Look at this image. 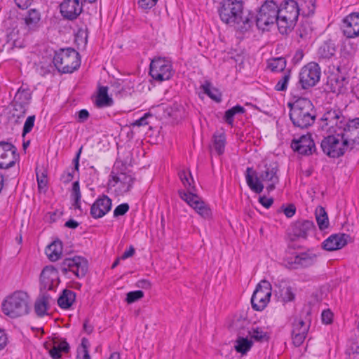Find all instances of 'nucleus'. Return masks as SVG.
Segmentation results:
<instances>
[{
    "instance_id": "obj_38",
    "label": "nucleus",
    "mask_w": 359,
    "mask_h": 359,
    "mask_svg": "<svg viewBox=\"0 0 359 359\" xmlns=\"http://www.w3.org/2000/svg\"><path fill=\"white\" fill-rule=\"evenodd\" d=\"M286 67V60L283 57L273 58L268 62V68L272 72H283Z\"/></svg>"
},
{
    "instance_id": "obj_58",
    "label": "nucleus",
    "mask_w": 359,
    "mask_h": 359,
    "mask_svg": "<svg viewBox=\"0 0 359 359\" xmlns=\"http://www.w3.org/2000/svg\"><path fill=\"white\" fill-rule=\"evenodd\" d=\"M55 338H57V339L58 340V342L56 344L57 346H58V348L62 352L68 353L70 347H69V344L67 342L66 339L60 338L59 336H55L53 337V339H55Z\"/></svg>"
},
{
    "instance_id": "obj_21",
    "label": "nucleus",
    "mask_w": 359,
    "mask_h": 359,
    "mask_svg": "<svg viewBox=\"0 0 359 359\" xmlns=\"http://www.w3.org/2000/svg\"><path fill=\"white\" fill-rule=\"evenodd\" d=\"M341 28L347 38L359 36V13H352L347 15L342 22Z\"/></svg>"
},
{
    "instance_id": "obj_34",
    "label": "nucleus",
    "mask_w": 359,
    "mask_h": 359,
    "mask_svg": "<svg viewBox=\"0 0 359 359\" xmlns=\"http://www.w3.org/2000/svg\"><path fill=\"white\" fill-rule=\"evenodd\" d=\"M212 147L218 155H222L225 149L226 136L224 133H215L212 137Z\"/></svg>"
},
{
    "instance_id": "obj_47",
    "label": "nucleus",
    "mask_w": 359,
    "mask_h": 359,
    "mask_svg": "<svg viewBox=\"0 0 359 359\" xmlns=\"http://www.w3.org/2000/svg\"><path fill=\"white\" fill-rule=\"evenodd\" d=\"M280 292L281 301L284 303L292 302L295 299V294L290 286L284 287Z\"/></svg>"
},
{
    "instance_id": "obj_40",
    "label": "nucleus",
    "mask_w": 359,
    "mask_h": 359,
    "mask_svg": "<svg viewBox=\"0 0 359 359\" xmlns=\"http://www.w3.org/2000/svg\"><path fill=\"white\" fill-rule=\"evenodd\" d=\"M247 334L251 337V339L259 342L267 341L269 339L266 332L259 327L252 328V330L248 329Z\"/></svg>"
},
{
    "instance_id": "obj_59",
    "label": "nucleus",
    "mask_w": 359,
    "mask_h": 359,
    "mask_svg": "<svg viewBox=\"0 0 359 359\" xmlns=\"http://www.w3.org/2000/svg\"><path fill=\"white\" fill-rule=\"evenodd\" d=\"M157 1L158 0H139L138 5L141 8L147 10L154 7Z\"/></svg>"
},
{
    "instance_id": "obj_36",
    "label": "nucleus",
    "mask_w": 359,
    "mask_h": 359,
    "mask_svg": "<svg viewBox=\"0 0 359 359\" xmlns=\"http://www.w3.org/2000/svg\"><path fill=\"white\" fill-rule=\"evenodd\" d=\"M313 31L311 23L309 20L302 21L297 29V34L301 39H307Z\"/></svg>"
},
{
    "instance_id": "obj_22",
    "label": "nucleus",
    "mask_w": 359,
    "mask_h": 359,
    "mask_svg": "<svg viewBox=\"0 0 359 359\" xmlns=\"http://www.w3.org/2000/svg\"><path fill=\"white\" fill-rule=\"evenodd\" d=\"M83 6L80 0H65L60 4L62 16L69 20L76 19L82 12Z\"/></svg>"
},
{
    "instance_id": "obj_29",
    "label": "nucleus",
    "mask_w": 359,
    "mask_h": 359,
    "mask_svg": "<svg viewBox=\"0 0 359 359\" xmlns=\"http://www.w3.org/2000/svg\"><path fill=\"white\" fill-rule=\"evenodd\" d=\"M112 180L116 183H120V191L122 193L128 192L133 187L135 178L130 175L121 172L118 175H112Z\"/></svg>"
},
{
    "instance_id": "obj_17",
    "label": "nucleus",
    "mask_w": 359,
    "mask_h": 359,
    "mask_svg": "<svg viewBox=\"0 0 359 359\" xmlns=\"http://www.w3.org/2000/svg\"><path fill=\"white\" fill-rule=\"evenodd\" d=\"M17 148L10 142H0V168L13 167L19 158Z\"/></svg>"
},
{
    "instance_id": "obj_28",
    "label": "nucleus",
    "mask_w": 359,
    "mask_h": 359,
    "mask_svg": "<svg viewBox=\"0 0 359 359\" xmlns=\"http://www.w3.org/2000/svg\"><path fill=\"white\" fill-rule=\"evenodd\" d=\"M40 13L36 9L29 10L23 18L24 28L27 32L36 31L39 27Z\"/></svg>"
},
{
    "instance_id": "obj_2",
    "label": "nucleus",
    "mask_w": 359,
    "mask_h": 359,
    "mask_svg": "<svg viewBox=\"0 0 359 359\" xmlns=\"http://www.w3.org/2000/svg\"><path fill=\"white\" fill-rule=\"evenodd\" d=\"M278 166L276 163L264 165V169L262 170L259 176L252 168H247L245 179L248 187L255 193L260 194L264 189L262 182L268 183L266 190L270 192L276 189V184L279 183L278 175Z\"/></svg>"
},
{
    "instance_id": "obj_26",
    "label": "nucleus",
    "mask_w": 359,
    "mask_h": 359,
    "mask_svg": "<svg viewBox=\"0 0 359 359\" xmlns=\"http://www.w3.org/2000/svg\"><path fill=\"white\" fill-rule=\"evenodd\" d=\"M348 79L343 76H334L328 81L330 91L337 95L346 93L348 90Z\"/></svg>"
},
{
    "instance_id": "obj_43",
    "label": "nucleus",
    "mask_w": 359,
    "mask_h": 359,
    "mask_svg": "<svg viewBox=\"0 0 359 359\" xmlns=\"http://www.w3.org/2000/svg\"><path fill=\"white\" fill-rule=\"evenodd\" d=\"M310 325L306 324L302 318H295L292 323V330L291 334L302 333L303 329L306 330V334H308Z\"/></svg>"
},
{
    "instance_id": "obj_5",
    "label": "nucleus",
    "mask_w": 359,
    "mask_h": 359,
    "mask_svg": "<svg viewBox=\"0 0 359 359\" xmlns=\"http://www.w3.org/2000/svg\"><path fill=\"white\" fill-rule=\"evenodd\" d=\"M53 63L57 71L62 74H70L81 65L79 53L74 48H67L56 51Z\"/></svg>"
},
{
    "instance_id": "obj_6",
    "label": "nucleus",
    "mask_w": 359,
    "mask_h": 359,
    "mask_svg": "<svg viewBox=\"0 0 359 359\" xmlns=\"http://www.w3.org/2000/svg\"><path fill=\"white\" fill-rule=\"evenodd\" d=\"M316 0H286L278 6V14L298 19L300 14L310 16L314 14Z\"/></svg>"
},
{
    "instance_id": "obj_8",
    "label": "nucleus",
    "mask_w": 359,
    "mask_h": 359,
    "mask_svg": "<svg viewBox=\"0 0 359 359\" xmlns=\"http://www.w3.org/2000/svg\"><path fill=\"white\" fill-rule=\"evenodd\" d=\"M278 6L273 1H266L260 7L256 16V25L260 29L268 30V27L276 22Z\"/></svg>"
},
{
    "instance_id": "obj_61",
    "label": "nucleus",
    "mask_w": 359,
    "mask_h": 359,
    "mask_svg": "<svg viewBox=\"0 0 359 359\" xmlns=\"http://www.w3.org/2000/svg\"><path fill=\"white\" fill-rule=\"evenodd\" d=\"M259 202L266 208H269L273 203V198H267L266 196H260L259 198Z\"/></svg>"
},
{
    "instance_id": "obj_35",
    "label": "nucleus",
    "mask_w": 359,
    "mask_h": 359,
    "mask_svg": "<svg viewBox=\"0 0 359 359\" xmlns=\"http://www.w3.org/2000/svg\"><path fill=\"white\" fill-rule=\"evenodd\" d=\"M316 219L320 230L325 229L329 226V219L325 210L319 206L316 210Z\"/></svg>"
},
{
    "instance_id": "obj_31",
    "label": "nucleus",
    "mask_w": 359,
    "mask_h": 359,
    "mask_svg": "<svg viewBox=\"0 0 359 359\" xmlns=\"http://www.w3.org/2000/svg\"><path fill=\"white\" fill-rule=\"evenodd\" d=\"M113 102L112 98L108 95V87L100 86L95 100L97 107L100 108L110 107Z\"/></svg>"
},
{
    "instance_id": "obj_51",
    "label": "nucleus",
    "mask_w": 359,
    "mask_h": 359,
    "mask_svg": "<svg viewBox=\"0 0 359 359\" xmlns=\"http://www.w3.org/2000/svg\"><path fill=\"white\" fill-rule=\"evenodd\" d=\"M36 180L38 183V188L39 190H42L43 189H46L47 187V176L45 174L44 171H42L41 173L37 170H36Z\"/></svg>"
},
{
    "instance_id": "obj_62",
    "label": "nucleus",
    "mask_w": 359,
    "mask_h": 359,
    "mask_svg": "<svg viewBox=\"0 0 359 359\" xmlns=\"http://www.w3.org/2000/svg\"><path fill=\"white\" fill-rule=\"evenodd\" d=\"M48 290L40 291L39 297L42 300H44V302H46L48 305H50V304L53 302V299L50 294L48 293Z\"/></svg>"
},
{
    "instance_id": "obj_52",
    "label": "nucleus",
    "mask_w": 359,
    "mask_h": 359,
    "mask_svg": "<svg viewBox=\"0 0 359 359\" xmlns=\"http://www.w3.org/2000/svg\"><path fill=\"white\" fill-rule=\"evenodd\" d=\"M292 343L296 347L300 346L304 341L307 334H306V330L303 329L302 333L291 334Z\"/></svg>"
},
{
    "instance_id": "obj_45",
    "label": "nucleus",
    "mask_w": 359,
    "mask_h": 359,
    "mask_svg": "<svg viewBox=\"0 0 359 359\" xmlns=\"http://www.w3.org/2000/svg\"><path fill=\"white\" fill-rule=\"evenodd\" d=\"M178 175L184 186L189 189V192L195 190L194 187H191V182H194V180L190 172L181 170Z\"/></svg>"
},
{
    "instance_id": "obj_30",
    "label": "nucleus",
    "mask_w": 359,
    "mask_h": 359,
    "mask_svg": "<svg viewBox=\"0 0 359 359\" xmlns=\"http://www.w3.org/2000/svg\"><path fill=\"white\" fill-rule=\"evenodd\" d=\"M76 299V293L72 290L65 289L57 299L58 306L63 309H69Z\"/></svg>"
},
{
    "instance_id": "obj_44",
    "label": "nucleus",
    "mask_w": 359,
    "mask_h": 359,
    "mask_svg": "<svg viewBox=\"0 0 359 359\" xmlns=\"http://www.w3.org/2000/svg\"><path fill=\"white\" fill-rule=\"evenodd\" d=\"M48 306L49 305L44 300L38 297L34 303L35 313L39 317L44 316L47 313Z\"/></svg>"
},
{
    "instance_id": "obj_10",
    "label": "nucleus",
    "mask_w": 359,
    "mask_h": 359,
    "mask_svg": "<svg viewBox=\"0 0 359 359\" xmlns=\"http://www.w3.org/2000/svg\"><path fill=\"white\" fill-rule=\"evenodd\" d=\"M173 74L174 71L169 60L165 57H158L151 60L149 74L154 80L158 81L169 80Z\"/></svg>"
},
{
    "instance_id": "obj_42",
    "label": "nucleus",
    "mask_w": 359,
    "mask_h": 359,
    "mask_svg": "<svg viewBox=\"0 0 359 359\" xmlns=\"http://www.w3.org/2000/svg\"><path fill=\"white\" fill-rule=\"evenodd\" d=\"M71 196L74 201L73 204L74 208L80 209L81 194L79 181H75L73 183Z\"/></svg>"
},
{
    "instance_id": "obj_33",
    "label": "nucleus",
    "mask_w": 359,
    "mask_h": 359,
    "mask_svg": "<svg viewBox=\"0 0 359 359\" xmlns=\"http://www.w3.org/2000/svg\"><path fill=\"white\" fill-rule=\"evenodd\" d=\"M335 45L331 41L324 42L318 48V54L320 58L330 59L334 55Z\"/></svg>"
},
{
    "instance_id": "obj_11",
    "label": "nucleus",
    "mask_w": 359,
    "mask_h": 359,
    "mask_svg": "<svg viewBox=\"0 0 359 359\" xmlns=\"http://www.w3.org/2000/svg\"><path fill=\"white\" fill-rule=\"evenodd\" d=\"M321 71L319 65L316 62H309L303 67L299 74L298 84L302 89L311 88L319 81Z\"/></svg>"
},
{
    "instance_id": "obj_63",
    "label": "nucleus",
    "mask_w": 359,
    "mask_h": 359,
    "mask_svg": "<svg viewBox=\"0 0 359 359\" xmlns=\"http://www.w3.org/2000/svg\"><path fill=\"white\" fill-rule=\"evenodd\" d=\"M17 6L21 9L27 8L33 0H14Z\"/></svg>"
},
{
    "instance_id": "obj_56",
    "label": "nucleus",
    "mask_w": 359,
    "mask_h": 359,
    "mask_svg": "<svg viewBox=\"0 0 359 359\" xmlns=\"http://www.w3.org/2000/svg\"><path fill=\"white\" fill-rule=\"evenodd\" d=\"M153 116L150 113H146L144 115L140 118L139 119L136 120L132 125L133 126H145L149 124V122L148 121L149 118H152Z\"/></svg>"
},
{
    "instance_id": "obj_46",
    "label": "nucleus",
    "mask_w": 359,
    "mask_h": 359,
    "mask_svg": "<svg viewBox=\"0 0 359 359\" xmlns=\"http://www.w3.org/2000/svg\"><path fill=\"white\" fill-rule=\"evenodd\" d=\"M178 175L184 186L189 189V192L195 190L194 187H191V182H194V180L190 172L181 170Z\"/></svg>"
},
{
    "instance_id": "obj_7",
    "label": "nucleus",
    "mask_w": 359,
    "mask_h": 359,
    "mask_svg": "<svg viewBox=\"0 0 359 359\" xmlns=\"http://www.w3.org/2000/svg\"><path fill=\"white\" fill-rule=\"evenodd\" d=\"M333 134L325 137L320 144L322 151L330 158H339L350 150L347 142L341 138L340 132L334 130Z\"/></svg>"
},
{
    "instance_id": "obj_54",
    "label": "nucleus",
    "mask_w": 359,
    "mask_h": 359,
    "mask_svg": "<svg viewBox=\"0 0 359 359\" xmlns=\"http://www.w3.org/2000/svg\"><path fill=\"white\" fill-rule=\"evenodd\" d=\"M35 121V116H29L27 118L23 126L22 135L30 133L34 127Z\"/></svg>"
},
{
    "instance_id": "obj_32",
    "label": "nucleus",
    "mask_w": 359,
    "mask_h": 359,
    "mask_svg": "<svg viewBox=\"0 0 359 359\" xmlns=\"http://www.w3.org/2000/svg\"><path fill=\"white\" fill-rule=\"evenodd\" d=\"M62 253V243L60 241H55L46 249V254L52 262L58 260Z\"/></svg>"
},
{
    "instance_id": "obj_57",
    "label": "nucleus",
    "mask_w": 359,
    "mask_h": 359,
    "mask_svg": "<svg viewBox=\"0 0 359 359\" xmlns=\"http://www.w3.org/2000/svg\"><path fill=\"white\" fill-rule=\"evenodd\" d=\"M129 205L128 203L118 205L114 210V217L124 215L129 210Z\"/></svg>"
},
{
    "instance_id": "obj_20",
    "label": "nucleus",
    "mask_w": 359,
    "mask_h": 359,
    "mask_svg": "<svg viewBox=\"0 0 359 359\" xmlns=\"http://www.w3.org/2000/svg\"><path fill=\"white\" fill-rule=\"evenodd\" d=\"M316 262V256L309 252H302L285 260V265L290 269H297L312 266Z\"/></svg>"
},
{
    "instance_id": "obj_49",
    "label": "nucleus",
    "mask_w": 359,
    "mask_h": 359,
    "mask_svg": "<svg viewBox=\"0 0 359 359\" xmlns=\"http://www.w3.org/2000/svg\"><path fill=\"white\" fill-rule=\"evenodd\" d=\"M347 359H359V340L353 341L347 349Z\"/></svg>"
},
{
    "instance_id": "obj_9",
    "label": "nucleus",
    "mask_w": 359,
    "mask_h": 359,
    "mask_svg": "<svg viewBox=\"0 0 359 359\" xmlns=\"http://www.w3.org/2000/svg\"><path fill=\"white\" fill-rule=\"evenodd\" d=\"M322 122L321 128L327 130L330 133H332L334 130H337L338 132L345 126L346 119L343 115L342 111L338 107L327 109L320 118Z\"/></svg>"
},
{
    "instance_id": "obj_64",
    "label": "nucleus",
    "mask_w": 359,
    "mask_h": 359,
    "mask_svg": "<svg viewBox=\"0 0 359 359\" xmlns=\"http://www.w3.org/2000/svg\"><path fill=\"white\" fill-rule=\"evenodd\" d=\"M296 212V208L293 204H290L284 209V214L287 217H292Z\"/></svg>"
},
{
    "instance_id": "obj_55",
    "label": "nucleus",
    "mask_w": 359,
    "mask_h": 359,
    "mask_svg": "<svg viewBox=\"0 0 359 359\" xmlns=\"http://www.w3.org/2000/svg\"><path fill=\"white\" fill-rule=\"evenodd\" d=\"M57 338L53 339L52 344L53 348L49 351L50 355L53 359H58L61 357L62 351L57 346V343L58 342Z\"/></svg>"
},
{
    "instance_id": "obj_23",
    "label": "nucleus",
    "mask_w": 359,
    "mask_h": 359,
    "mask_svg": "<svg viewBox=\"0 0 359 359\" xmlns=\"http://www.w3.org/2000/svg\"><path fill=\"white\" fill-rule=\"evenodd\" d=\"M111 200L106 195L98 198L90 208V215L94 219L101 218L111 209Z\"/></svg>"
},
{
    "instance_id": "obj_13",
    "label": "nucleus",
    "mask_w": 359,
    "mask_h": 359,
    "mask_svg": "<svg viewBox=\"0 0 359 359\" xmlns=\"http://www.w3.org/2000/svg\"><path fill=\"white\" fill-rule=\"evenodd\" d=\"M88 262L81 257L65 259L60 264V269L64 275L68 271L72 272L77 278H83L88 271Z\"/></svg>"
},
{
    "instance_id": "obj_4",
    "label": "nucleus",
    "mask_w": 359,
    "mask_h": 359,
    "mask_svg": "<svg viewBox=\"0 0 359 359\" xmlns=\"http://www.w3.org/2000/svg\"><path fill=\"white\" fill-rule=\"evenodd\" d=\"M29 297L27 292L17 290L8 296L2 302L3 313L15 318L25 316L29 312Z\"/></svg>"
},
{
    "instance_id": "obj_14",
    "label": "nucleus",
    "mask_w": 359,
    "mask_h": 359,
    "mask_svg": "<svg viewBox=\"0 0 359 359\" xmlns=\"http://www.w3.org/2000/svg\"><path fill=\"white\" fill-rule=\"evenodd\" d=\"M233 327L238 331V337L234 343L236 351L242 355H245L252 347L253 342L251 339L244 337L245 334V327L249 325L248 320L238 319L233 322Z\"/></svg>"
},
{
    "instance_id": "obj_37",
    "label": "nucleus",
    "mask_w": 359,
    "mask_h": 359,
    "mask_svg": "<svg viewBox=\"0 0 359 359\" xmlns=\"http://www.w3.org/2000/svg\"><path fill=\"white\" fill-rule=\"evenodd\" d=\"M245 108L241 105H236L225 111L224 116V121L230 126H233L234 116L237 114H243Z\"/></svg>"
},
{
    "instance_id": "obj_19",
    "label": "nucleus",
    "mask_w": 359,
    "mask_h": 359,
    "mask_svg": "<svg viewBox=\"0 0 359 359\" xmlns=\"http://www.w3.org/2000/svg\"><path fill=\"white\" fill-rule=\"evenodd\" d=\"M291 148L298 154L304 156H309L316 150L314 141L309 133L301 136L299 139L292 140Z\"/></svg>"
},
{
    "instance_id": "obj_41",
    "label": "nucleus",
    "mask_w": 359,
    "mask_h": 359,
    "mask_svg": "<svg viewBox=\"0 0 359 359\" xmlns=\"http://www.w3.org/2000/svg\"><path fill=\"white\" fill-rule=\"evenodd\" d=\"M291 77V71L287 69L281 76V78L276 84L274 88L277 91H285L287 88V84Z\"/></svg>"
},
{
    "instance_id": "obj_48",
    "label": "nucleus",
    "mask_w": 359,
    "mask_h": 359,
    "mask_svg": "<svg viewBox=\"0 0 359 359\" xmlns=\"http://www.w3.org/2000/svg\"><path fill=\"white\" fill-rule=\"evenodd\" d=\"M201 87L204 93L208 95L211 99L217 102L220 101L217 90L212 88L210 83L206 81Z\"/></svg>"
},
{
    "instance_id": "obj_53",
    "label": "nucleus",
    "mask_w": 359,
    "mask_h": 359,
    "mask_svg": "<svg viewBox=\"0 0 359 359\" xmlns=\"http://www.w3.org/2000/svg\"><path fill=\"white\" fill-rule=\"evenodd\" d=\"M144 297V292L142 290L132 291L127 294L126 302L128 304H132L138 301Z\"/></svg>"
},
{
    "instance_id": "obj_16",
    "label": "nucleus",
    "mask_w": 359,
    "mask_h": 359,
    "mask_svg": "<svg viewBox=\"0 0 359 359\" xmlns=\"http://www.w3.org/2000/svg\"><path fill=\"white\" fill-rule=\"evenodd\" d=\"M180 198L186 201L196 212L205 219H208L212 215V211L207 205L198 195L191 191L185 192L179 191Z\"/></svg>"
},
{
    "instance_id": "obj_12",
    "label": "nucleus",
    "mask_w": 359,
    "mask_h": 359,
    "mask_svg": "<svg viewBox=\"0 0 359 359\" xmlns=\"http://www.w3.org/2000/svg\"><path fill=\"white\" fill-rule=\"evenodd\" d=\"M271 296V285L267 280H262L256 287L252 297V307L255 311H262L268 304Z\"/></svg>"
},
{
    "instance_id": "obj_24",
    "label": "nucleus",
    "mask_w": 359,
    "mask_h": 359,
    "mask_svg": "<svg viewBox=\"0 0 359 359\" xmlns=\"http://www.w3.org/2000/svg\"><path fill=\"white\" fill-rule=\"evenodd\" d=\"M348 237L345 233L332 235L323 243V248L327 251L341 249L347 244Z\"/></svg>"
},
{
    "instance_id": "obj_50",
    "label": "nucleus",
    "mask_w": 359,
    "mask_h": 359,
    "mask_svg": "<svg viewBox=\"0 0 359 359\" xmlns=\"http://www.w3.org/2000/svg\"><path fill=\"white\" fill-rule=\"evenodd\" d=\"M13 116H17L18 118H20L21 116H24L27 112L28 106L18 103L17 102H13Z\"/></svg>"
},
{
    "instance_id": "obj_1",
    "label": "nucleus",
    "mask_w": 359,
    "mask_h": 359,
    "mask_svg": "<svg viewBox=\"0 0 359 359\" xmlns=\"http://www.w3.org/2000/svg\"><path fill=\"white\" fill-rule=\"evenodd\" d=\"M221 20L234 27L242 32L249 30L252 25L254 16L249 13L244 15L242 0H226L218 10Z\"/></svg>"
},
{
    "instance_id": "obj_15",
    "label": "nucleus",
    "mask_w": 359,
    "mask_h": 359,
    "mask_svg": "<svg viewBox=\"0 0 359 359\" xmlns=\"http://www.w3.org/2000/svg\"><path fill=\"white\" fill-rule=\"evenodd\" d=\"M340 135L347 142L350 150L359 149V118L346 121Z\"/></svg>"
},
{
    "instance_id": "obj_39",
    "label": "nucleus",
    "mask_w": 359,
    "mask_h": 359,
    "mask_svg": "<svg viewBox=\"0 0 359 359\" xmlns=\"http://www.w3.org/2000/svg\"><path fill=\"white\" fill-rule=\"evenodd\" d=\"M32 96L29 90L19 89L16 93L13 101L25 105H29Z\"/></svg>"
},
{
    "instance_id": "obj_25",
    "label": "nucleus",
    "mask_w": 359,
    "mask_h": 359,
    "mask_svg": "<svg viewBox=\"0 0 359 359\" xmlns=\"http://www.w3.org/2000/svg\"><path fill=\"white\" fill-rule=\"evenodd\" d=\"M315 229V225L310 220H298L292 226V233L297 238H306Z\"/></svg>"
},
{
    "instance_id": "obj_27",
    "label": "nucleus",
    "mask_w": 359,
    "mask_h": 359,
    "mask_svg": "<svg viewBox=\"0 0 359 359\" xmlns=\"http://www.w3.org/2000/svg\"><path fill=\"white\" fill-rule=\"evenodd\" d=\"M276 25L281 34H288L294 29L297 19L284 15H277Z\"/></svg>"
},
{
    "instance_id": "obj_18",
    "label": "nucleus",
    "mask_w": 359,
    "mask_h": 359,
    "mask_svg": "<svg viewBox=\"0 0 359 359\" xmlns=\"http://www.w3.org/2000/svg\"><path fill=\"white\" fill-rule=\"evenodd\" d=\"M59 283L58 273L52 266L43 268L40 276V291L54 290Z\"/></svg>"
},
{
    "instance_id": "obj_60",
    "label": "nucleus",
    "mask_w": 359,
    "mask_h": 359,
    "mask_svg": "<svg viewBox=\"0 0 359 359\" xmlns=\"http://www.w3.org/2000/svg\"><path fill=\"white\" fill-rule=\"evenodd\" d=\"M322 321L325 324H330L332 322L333 313L330 310H324L321 315Z\"/></svg>"
},
{
    "instance_id": "obj_3",
    "label": "nucleus",
    "mask_w": 359,
    "mask_h": 359,
    "mask_svg": "<svg viewBox=\"0 0 359 359\" xmlns=\"http://www.w3.org/2000/svg\"><path fill=\"white\" fill-rule=\"evenodd\" d=\"M290 118L294 126L306 129L316 121L317 113L312 102L306 97H298L294 102H288Z\"/></svg>"
}]
</instances>
